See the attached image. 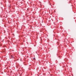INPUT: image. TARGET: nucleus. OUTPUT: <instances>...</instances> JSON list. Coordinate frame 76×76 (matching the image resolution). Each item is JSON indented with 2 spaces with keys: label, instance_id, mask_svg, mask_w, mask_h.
Masks as SVG:
<instances>
[{
  "label": "nucleus",
  "instance_id": "nucleus-2",
  "mask_svg": "<svg viewBox=\"0 0 76 76\" xmlns=\"http://www.w3.org/2000/svg\"><path fill=\"white\" fill-rule=\"evenodd\" d=\"M34 60H35V58H33Z\"/></svg>",
  "mask_w": 76,
  "mask_h": 76
},
{
  "label": "nucleus",
  "instance_id": "nucleus-1",
  "mask_svg": "<svg viewBox=\"0 0 76 76\" xmlns=\"http://www.w3.org/2000/svg\"><path fill=\"white\" fill-rule=\"evenodd\" d=\"M4 51H5V50H3V52H4Z\"/></svg>",
  "mask_w": 76,
  "mask_h": 76
}]
</instances>
